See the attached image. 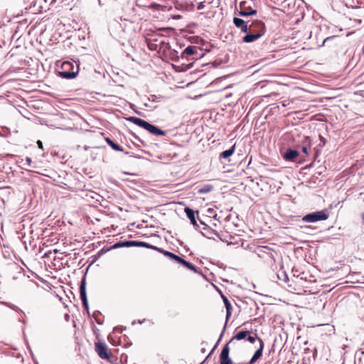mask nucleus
I'll list each match as a JSON object with an SVG mask.
<instances>
[{"instance_id": "nucleus-1", "label": "nucleus", "mask_w": 364, "mask_h": 364, "mask_svg": "<svg viewBox=\"0 0 364 364\" xmlns=\"http://www.w3.org/2000/svg\"><path fill=\"white\" fill-rule=\"evenodd\" d=\"M127 120L134 123V124L144 128L149 133L155 136H165V131L159 129L158 127L149 123L148 122L136 117H129Z\"/></svg>"}, {"instance_id": "nucleus-2", "label": "nucleus", "mask_w": 364, "mask_h": 364, "mask_svg": "<svg viewBox=\"0 0 364 364\" xmlns=\"http://www.w3.org/2000/svg\"><path fill=\"white\" fill-rule=\"evenodd\" d=\"M79 72V65L69 61H65L61 65L60 70L58 71V76L64 79H73Z\"/></svg>"}, {"instance_id": "nucleus-3", "label": "nucleus", "mask_w": 364, "mask_h": 364, "mask_svg": "<svg viewBox=\"0 0 364 364\" xmlns=\"http://www.w3.org/2000/svg\"><path fill=\"white\" fill-rule=\"evenodd\" d=\"M328 218V215L325 210L315 211L306 214L302 218V220L306 223H316L318 221L326 220Z\"/></svg>"}, {"instance_id": "nucleus-4", "label": "nucleus", "mask_w": 364, "mask_h": 364, "mask_svg": "<svg viewBox=\"0 0 364 364\" xmlns=\"http://www.w3.org/2000/svg\"><path fill=\"white\" fill-rule=\"evenodd\" d=\"M251 0H241L240 5L241 10L239 11V14L242 16H249L257 14V10L253 9L249 5Z\"/></svg>"}, {"instance_id": "nucleus-5", "label": "nucleus", "mask_w": 364, "mask_h": 364, "mask_svg": "<svg viewBox=\"0 0 364 364\" xmlns=\"http://www.w3.org/2000/svg\"><path fill=\"white\" fill-rule=\"evenodd\" d=\"M80 299L82 301L83 307L88 312V311H89V305H88V301H87V298L86 279H85V277L82 279V280L80 282Z\"/></svg>"}, {"instance_id": "nucleus-6", "label": "nucleus", "mask_w": 364, "mask_h": 364, "mask_svg": "<svg viewBox=\"0 0 364 364\" xmlns=\"http://www.w3.org/2000/svg\"><path fill=\"white\" fill-rule=\"evenodd\" d=\"M95 350L102 359H109L111 356V354L108 352V347L105 343H95Z\"/></svg>"}, {"instance_id": "nucleus-7", "label": "nucleus", "mask_w": 364, "mask_h": 364, "mask_svg": "<svg viewBox=\"0 0 364 364\" xmlns=\"http://www.w3.org/2000/svg\"><path fill=\"white\" fill-rule=\"evenodd\" d=\"M262 31V36L265 33V25L264 22L259 20L253 21L249 26V31L252 33H260Z\"/></svg>"}, {"instance_id": "nucleus-8", "label": "nucleus", "mask_w": 364, "mask_h": 364, "mask_svg": "<svg viewBox=\"0 0 364 364\" xmlns=\"http://www.w3.org/2000/svg\"><path fill=\"white\" fill-rule=\"evenodd\" d=\"M245 33L246 35L242 38V41L244 43L254 42L262 36V31H260V33H252L251 31H248Z\"/></svg>"}, {"instance_id": "nucleus-9", "label": "nucleus", "mask_w": 364, "mask_h": 364, "mask_svg": "<svg viewBox=\"0 0 364 364\" xmlns=\"http://www.w3.org/2000/svg\"><path fill=\"white\" fill-rule=\"evenodd\" d=\"M233 23L237 28H240L242 33L248 32L249 26H247V23L245 22L243 19L238 17H234Z\"/></svg>"}, {"instance_id": "nucleus-10", "label": "nucleus", "mask_w": 364, "mask_h": 364, "mask_svg": "<svg viewBox=\"0 0 364 364\" xmlns=\"http://www.w3.org/2000/svg\"><path fill=\"white\" fill-rule=\"evenodd\" d=\"M184 211L186 214L187 218L190 220L191 223L197 230L198 228V225L197 224V221L196 219L195 211L189 207H186Z\"/></svg>"}, {"instance_id": "nucleus-11", "label": "nucleus", "mask_w": 364, "mask_h": 364, "mask_svg": "<svg viewBox=\"0 0 364 364\" xmlns=\"http://www.w3.org/2000/svg\"><path fill=\"white\" fill-rule=\"evenodd\" d=\"M299 156V152L296 150L288 149L287 151L284 154V158L287 161H294L295 159Z\"/></svg>"}, {"instance_id": "nucleus-12", "label": "nucleus", "mask_w": 364, "mask_h": 364, "mask_svg": "<svg viewBox=\"0 0 364 364\" xmlns=\"http://www.w3.org/2000/svg\"><path fill=\"white\" fill-rule=\"evenodd\" d=\"M222 298H223V301L224 302V304H225V306L226 309V323H227L231 316L232 306H231V304L229 301L228 299L226 296L222 295Z\"/></svg>"}, {"instance_id": "nucleus-13", "label": "nucleus", "mask_w": 364, "mask_h": 364, "mask_svg": "<svg viewBox=\"0 0 364 364\" xmlns=\"http://www.w3.org/2000/svg\"><path fill=\"white\" fill-rule=\"evenodd\" d=\"M161 253H163L166 257L169 258L170 259L174 261L175 262L180 264V262L182 260V257H179L178 255H176L173 254V252L161 250Z\"/></svg>"}, {"instance_id": "nucleus-14", "label": "nucleus", "mask_w": 364, "mask_h": 364, "mask_svg": "<svg viewBox=\"0 0 364 364\" xmlns=\"http://www.w3.org/2000/svg\"><path fill=\"white\" fill-rule=\"evenodd\" d=\"M180 264H181L185 268L190 269L196 273L199 272L198 270V268L193 265L192 263L185 260L184 259H182L181 262H180Z\"/></svg>"}, {"instance_id": "nucleus-15", "label": "nucleus", "mask_w": 364, "mask_h": 364, "mask_svg": "<svg viewBox=\"0 0 364 364\" xmlns=\"http://www.w3.org/2000/svg\"><path fill=\"white\" fill-rule=\"evenodd\" d=\"M235 149V145L234 144L231 148H230L225 151H223L222 153H220V159L229 158L230 156H232L234 154Z\"/></svg>"}, {"instance_id": "nucleus-16", "label": "nucleus", "mask_w": 364, "mask_h": 364, "mask_svg": "<svg viewBox=\"0 0 364 364\" xmlns=\"http://www.w3.org/2000/svg\"><path fill=\"white\" fill-rule=\"evenodd\" d=\"M248 334H250L249 331H240L237 332L233 338H232L230 342H231L234 339H236L237 341L245 339Z\"/></svg>"}, {"instance_id": "nucleus-17", "label": "nucleus", "mask_w": 364, "mask_h": 364, "mask_svg": "<svg viewBox=\"0 0 364 364\" xmlns=\"http://www.w3.org/2000/svg\"><path fill=\"white\" fill-rule=\"evenodd\" d=\"M213 189V185H211V184H204L200 188H198V193H201V194H204V193H209V192L212 191Z\"/></svg>"}, {"instance_id": "nucleus-18", "label": "nucleus", "mask_w": 364, "mask_h": 364, "mask_svg": "<svg viewBox=\"0 0 364 364\" xmlns=\"http://www.w3.org/2000/svg\"><path fill=\"white\" fill-rule=\"evenodd\" d=\"M195 51H196L195 46H188L183 50V51L182 53V58H184L185 56L192 55L195 53Z\"/></svg>"}, {"instance_id": "nucleus-19", "label": "nucleus", "mask_w": 364, "mask_h": 364, "mask_svg": "<svg viewBox=\"0 0 364 364\" xmlns=\"http://www.w3.org/2000/svg\"><path fill=\"white\" fill-rule=\"evenodd\" d=\"M105 141L107 143V144H109L112 147V149H114L115 151H123V149L122 146H120L119 144L114 142L109 138H108V137L105 138Z\"/></svg>"}, {"instance_id": "nucleus-20", "label": "nucleus", "mask_w": 364, "mask_h": 364, "mask_svg": "<svg viewBox=\"0 0 364 364\" xmlns=\"http://www.w3.org/2000/svg\"><path fill=\"white\" fill-rule=\"evenodd\" d=\"M277 278L278 279L283 281V282H287L289 280L287 274L285 271L281 270L277 273Z\"/></svg>"}, {"instance_id": "nucleus-21", "label": "nucleus", "mask_w": 364, "mask_h": 364, "mask_svg": "<svg viewBox=\"0 0 364 364\" xmlns=\"http://www.w3.org/2000/svg\"><path fill=\"white\" fill-rule=\"evenodd\" d=\"M230 353V348H229V343H227L222 349V351L220 353V357H225L229 356Z\"/></svg>"}, {"instance_id": "nucleus-22", "label": "nucleus", "mask_w": 364, "mask_h": 364, "mask_svg": "<svg viewBox=\"0 0 364 364\" xmlns=\"http://www.w3.org/2000/svg\"><path fill=\"white\" fill-rule=\"evenodd\" d=\"M220 364H232V361L229 356L220 357Z\"/></svg>"}, {"instance_id": "nucleus-23", "label": "nucleus", "mask_w": 364, "mask_h": 364, "mask_svg": "<svg viewBox=\"0 0 364 364\" xmlns=\"http://www.w3.org/2000/svg\"><path fill=\"white\" fill-rule=\"evenodd\" d=\"M1 304H4L8 307H9L10 309L16 311H21V309L16 306V305L14 304H10V303H7V302H5V301H1L0 302Z\"/></svg>"}, {"instance_id": "nucleus-24", "label": "nucleus", "mask_w": 364, "mask_h": 364, "mask_svg": "<svg viewBox=\"0 0 364 364\" xmlns=\"http://www.w3.org/2000/svg\"><path fill=\"white\" fill-rule=\"evenodd\" d=\"M122 247H134V240H125L122 241Z\"/></svg>"}, {"instance_id": "nucleus-25", "label": "nucleus", "mask_w": 364, "mask_h": 364, "mask_svg": "<svg viewBox=\"0 0 364 364\" xmlns=\"http://www.w3.org/2000/svg\"><path fill=\"white\" fill-rule=\"evenodd\" d=\"M134 247H148V243L142 241H136L134 240Z\"/></svg>"}, {"instance_id": "nucleus-26", "label": "nucleus", "mask_w": 364, "mask_h": 364, "mask_svg": "<svg viewBox=\"0 0 364 364\" xmlns=\"http://www.w3.org/2000/svg\"><path fill=\"white\" fill-rule=\"evenodd\" d=\"M246 339L251 343H254L256 341V339H257V338L256 336H250V334H248V336L246 337Z\"/></svg>"}, {"instance_id": "nucleus-27", "label": "nucleus", "mask_w": 364, "mask_h": 364, "mask_svg": "<svg viewBox=\"0 0 364 364\" xmlns=\"http://www.w3.org/2000/svg\"><path fill=\"white\" fill-rule=\"evenodd\" d=\"M119 247H122V241L117 242L115 244H114L111 247V249H117V248H119Z\"/></svg>"}, {"instance_id": "nucleus-28", "label": "nucleus", "mask_w": 364, "mask_h": 364, "mask_svg": "<svg viewBox=\"0 0 364 364\" xmlns=\"http://www.w3.org/2000/svg\"><path fill=\"white\" fill-rule=\"evenodd\" d=\"M146 248L156 250H157V251H159L160 252H161V250H162V249H161L159 247H156L154 245H152L151 244H149V243H148V247H146Z\"/></svg>"}, {"instance_id": "nucleus-29", "label": "nucleus", "mask_w": 364, "mask_h": 364, "mask_svg": "<svg viewBox=\"0 0 364 364\" xmlns=\"http://www.w3.org/2000/svg\"><path fill=\"white\" fill-rule=\"evenodd\" d=\"M225 328H226V323L225 324V326H224V327H223V331H222V333H221V334H220V337H219V338H218V341H217V343H216V345H215V346H217V345L220 342V341H221V339H222V337H223V333H224V332H225ZM215 347H216V346H215Z\"/></svg>"}, {"instance_id": "nucleus-30", "label": "nucleus", "mask_w": 364, "mask_h": 364, "mask_svg": "<svg viewBox=\"0 0 364 364\" xmlns=\"http://www.w3.org/2000/svg\"><path fill=\"white\" fill-rule=\"evenodd\" d=\"M205 7V1H201V2H199L198 3V5L197 6V9L198 10H201V9H203Z\"/></svg>"}, {"instance_id": "nucleus-31", "label": "nucleus", "mask_w": 364, "mask_h": 364, "mask_svg": "<svg viewBox=\"0 0 364 364\" xmlns=\"http://www.w3.org/2000/svg\"><path fill=\"white\" fill-rule=\"evenodd\" d=\"M37 145H38V147L41 149H43V143L41 140H38L37 141Z\"/></svg>"}, {"instance_id": "nucleus-32", "label": "nucleus", "mask_w": 364, "mask_h": 364, "mask_svg": "<svg viewBox=\"0 0 364 364\" xmlns=\"http://www.w3.org/2000/svg\"><path fill=\"white\" fill-rule=\"evenodd\" d=\"M302 151L305 154L308 153V148L306 146H303L301 149Z\"/></svg>"}, {"instance_id": "nucleus-33", "label": "nucleus", "mask_w": 364, "mask_h": 364, "mask_svg": "<svg viewBox=\"0 0 364 364\" xmlns=\"http://www.w3.org/2000/svg\"><path fill=\"white\" fill-rule=\"evenodd\" d=\"M26 161L28 165H30L31 163L32 162V159L30 157H26Z\"/></svg>"}, {"instance_id": "nucleus-34", "label": "nucleus", "mask_w": 364, "mask_h": 364, "mask_svg": "<svg viewBox=\"0 0 364 364\" xmlns=\"http://www.w3.org/2000/svg\"><path fill=\"white\" fill-rule=\"evenodd\" d=\"M207 211L209 215H212L214 213V210L213 208H208Z\"/></svg>"}, {"instance_id": "nucleus-35", "label": "nucleus", "mask_w": 364, "mask_h": 364, "mask_svg": "<svg viewBox=\"0 0 364 364\" xmlns=\"http://www.w3.org/2000/svg\"><path fill=\"white\" fill-rule=\"evenodd\" d=\"M95 319H96V321H97V323L98 324H102V322H101L100 320H98V319H97V318H95Z\"/></svg>"}, {"instance_id": "nucleus-36", "label": "nucleus", "mask_w": 364, "mask_h": 364, "mask_svg": "<svg viewBox=\"0 0 364 364\" xmlns=\"http://www.w3.org/2000/svg\"><path fill=\"white\" fill-rule=\"evenodd\" d=\"M181 18V16H179V15L176 16L174 17V18H177V19H178V18Z\"/></svg>"}, {"instance_id": "nucleus-37", "label": "nucleus", "mask_w": 364, "mask_h": 364, "mask_svg": "<svg viewBox=\"0 0 364 364\" xmlns=\"http://www.w3.org/2000/svg\"><path fill=\"white\" fill-rule=\"evenodd\" d=\"M328 39H329V38H326L324 40L323 43H324L326 41H327Z\"/></svg>"}, {"instance_id": "nucleus-38", "label": "nucleus", "mask_w": 364, "mask_h": 364, "mask_svg": "<svg viewBox=\"0 0 364 364\" xmlns=\"http://www.w3.org/2000/svg\"><path fill=\"white\" fill-rule=\"evenodd\" d=\"M19 321L23 322V323H25V321L23 319H20Z\"/></svg>"}, {"instance_id": "nucleus-39", "label": "nucleus", "mask_w": 364, "mask_h": 364, "mask_svg": "<svg viewBox=\"0 0 364 364\" xmlns=\"http://www.w3.org/2000/svg\"><path fill=\"white\" fill-rule=\"evenodd\" d=\"M211 353H212V351L208 354V355L207 356L206 359H207L209 356H210Z\"/></svg>"}, {"instance_id": "nucleus-40", "label": "nucleus", "mask_w": 364, "mask_h": 364, "mask_svg": "<svg viewBox=\"0 0 364 364\" xmlns=\"http://www.w3.org/2000/svg\"><path fill=\"white\" fill-rule=\"evenodd\" d=\"M139 323H143V321H139Z\"/></svg>"}, {"instance_id": "nucleus-41", "label": "nucleus", "mask_w": 364, "mask_h": 364, "mask_svg": "<svg viewBox=\"0 0 364 364\" xmlns=\"http://www.w3.org/2000/svg\"><path fill=\"white\" fill-rule=\"evenodd\" d=\"M200 224L205 225L202 221H200Z\"/></svg>"}]
</instances>
